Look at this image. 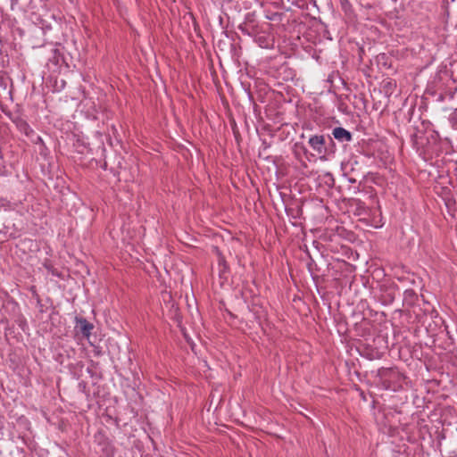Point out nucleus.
<instances>
[{"label": "nucleus", "mask_w": 457, "mask_h": 457, "mask_svg": "<svg viewBox=\"0 0 457 457\" xmlns=\"http://www.w3.org/2000/svg\"><path fill=\"white\" fill-rule=\"evenodd\" d=\"M310 146L318 154L324 152L325 138L324 136L314 135L309 138Z\"/></svg>", "instance_id": "nucleus-2"}, {"label": "nucleus", "mask_w": 457, "mask_h": 457, "mask_svg": "<svg viewBox=\"0 0 457 457\" xmlns=\"http://www.w3.org/2000/svg\"><path fill=\"white\" fill-rule=\"evenodd\" d=\"M456 431H457V428H456Z\"/></svg>", "instance_id": "nucleus-5"}, {"label": "nucleus", "mask_w": 457, "mask_h": 457, "mask_svg": "<svg viewBox=\"0 0 457 457\" xmlns=\"http://www.w3.org/2000/svg\"><path fill=\"white\" fill-rule=\"evenodd\" d=\"M386 375H388L390 378H393V377H395V376H399L398 372L395 371V370H385V375L384 376H386Z\"/></svg>", "instance_id": "nucleus-4"}, {"label": "nucleus", "mask_w": 457, "mask_h": 457, "mask_svg": "<svg viewBox=\"0 0 457 457\" xmlns=\"http://www.w3.org/2000/svg\"><path fill=\"white\" fill-rule=\"evenodd\" d=\"M332 135L335 139L341 143L350 142L353 138L351 132L342 127L335 128L332 131Z\"/></svg>", "instance_id": "nucleus-3"}, {"label": "nucleus", "mask_w": 457, "mask_h": 457, "mask_svg": "<svg viewBox=\"0 0 457 457\" xmlns=\"http://www.w3.org/2000/svg\"><path fill=\"white\" fill-rule=\"evenodd\" d=\"M94 328V325L87 321L85 318L76 317L75 318V330L83 335L84 337L89 338L91 331Z\"/></svg>", "instance_id": "nucleus-1"}]
</instances>
